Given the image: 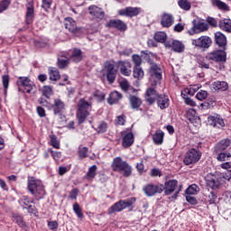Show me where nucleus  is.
I'll list each match as a JSON object with an SVG mask.
<instances>
[{"label": "nucleus", "instance_id": "32", "mask_svg": "<svg viewBox=\"0 0 231 231\" xmlns=\"http://www.w3.org/2000/svg\"><path fill=\"white\" fill-rule=\"evenodd\" d=\"M181 97L184 98V102L188 106H195L196 102L192 98L187 97V95L194 96V92H191L190 88H185L183 92L180 93Z\"/></svg>", "mask_w": 231, "mask_h": 231}, {"label": "nucleus", "instance_id": "52", "mask_svg": "<svg viewBox=\"0 0 231 231\" xmlns=\"http://www.w3.org/2000/svg\"><path fill=\"white\" fill-rule=\"evenodd\" d=\"M72 208H73L74 213L78 217V218L82 219L84 217V213L82 212V208H81L80 205L76 202L73 204Z\"/></svg>", "mask_w": 231, "mask_h": 231}, {"label": "nucleus", "instance_id": "51", "mask_svg": "<svg viewBox=\"0 0 231 231\" xmlns=\"http://www.w3.org/2000/svg\"><path fill=\"white\" fill-rule=\"evenodd\" d=\"M178 5L180 9L185 10L186 12H188L191 8V4L188 0H179Z\"/></svg>", "mask_w": 231, "mask_h": 231}, {"label": "nucleus", "instance_id": "29", "mask_svg": "<svg viewBox=\"0 0 231 231\" xmlns=\"http://www.w3.org/2000/svg\"><path fill=\"white\" fill-rule=\"evenodd\" d=\"M123 95L117 90H114V92H111L109 94V97L107 98L108 105L113 106V105H117L119 104L120 100H122Z\"/></svg>", "mask_w": 231, "mask_h": 231}, {"label": "nucleus", "instance_id": "31", "mask_svg": "<svg viewBox=\"0 0 231 231\" xmlns=\"http://www.w3.org/2000/svg\"><path fill=\"white\" fill-rule=\"evenodd\" d=\"M82 60H83L82 50L79 49L78 47H75L72 50V53L69 57V60L75 62L76 64H79V62H81Z\"/></svg>", "mask_w": 231, "mask_h": 231}, {"label": "nucleus", "instance_id": "24", "mask_svg": "<svg viewBox=\"0 0 231 231\" xmlns=\"http://www.w3.org/2000/svg\"><path fill=\"white\" fill-rule=\"evenodd\" d=\"M149 73L150 76L154 79H162V69L160 66H158L157 63H153L152 66H150Z\"/></svg>", "mask_w": 231, "mask_h": 231}, {"label": "nucleus", "instance_id": "6", "mask_svg": "<svg viewBox=\"0 0 231 231\" xmlns=\"http://www.w3.org/2000/svg\"><path fill=\"white\" fill-rule=\"evenodd\" d=\"M116 64L115 61H106L105 62V70L106 73V79L109 84H114L117 76V69L116 68Z\"/></svg>", "mask_w": 231, "mask_h": 231}, {"label": "nucleus", "instance_id": "18", "mask_svg": "<svg viewBox=\"0 0 231 231\" xmlns=\"http://www.w3.org/2000/svg\"><path fill=\"white\" fill-rule=\"evenodd\" d=\"M158 97H159V93L155 88H149L146 89L145 93V101L147 104L150 106H152L155 104V102L158 103Z\"/></svg>", "mask_w": 231, "mask_h": 231}, {"label": "nucleus", "instance_id": "46", "mask_svg": "<svg viewBox=\"0 0 231 231\" xmlns=\"http://www.w3.org/2000/svg\"><path fill=\"white\" fill-rule=\"evenodd\" d=\"M212 5H216L220 10L229 12V5H227L226 4H225V2L221 0H212Z\"/></svg>", "mask_w": 231, "mask_h": 231}, {"label": "nucleus", "instance_id": "2", "mask_svg": "<svg viewBox=\"0 0 231 231\" xmlns=\"http://www.w3.org/2000/svg\"><path fill=\"white\" fill-rule=\"evenodd\" d=\"M93 109V104L86 101L85 98H80L77 104L76 118L79 125L85 123L86 119L89 117V115Z\"/></svg>", "mask_w": 231, "mask_h": 231}, {"label": "nucleus", "instance_id": "38", "mask_svg": "<svg viewBox=\"0 0 231 231\" xmlns=\"http://www.w3.org/2000/svg\"><path fill=\"white\" fill-rule=\"evenodd\" d=\"M219 27L221 30L231 33V19H223L219 22Z\"/></svg>", "mask_w": 231, "mask_h": 231}, {"label": "nucleus", "instance_id": "7", "mask_svg": "<svg viewBox=\"0 0 231 231\" xmlns=\"http://www.w3.org/2000/svg\"><path fill=\"white\" fill-rule=\"evenodd\" d=\"M143 192L146 197H154L156 194H162L163 192V184H146L143 187Z\"/></svg>", "mask_w": 231, "mask_h": 231}, {"label": "nucleus", "instance_id": "12", "mask_svg": "<svg viewBox=\"0 0 231 231\" xmlns=\"http://www.w3.org/2000/svg\"><path fill=\"white\" fill-rule=\"evenodd\" d=\"M141 13H142V7L126 6L124 9L118 10V14L120 16H125L128 18L136 17Z\"/></svg>", "mask_w": 231, "mask_h": 231}, {"label": "nucleus", "instance_id": "47", "mask_svg": "<svg viewBox=\"0 0 231 231\" xmlns=\"http://www.w3.org/2000/svg\"><path fill=\"white\" fill-rule=\"evenodd\" d=\"M3 88H4V95L6 97L8 93V88L10 84V77L8 75H4L2 77Z\"/></svg>", "mask_w": 231, "mask_h": 231}, {"label": "nucleus", "instance_id": "4", "mask_svg": "<svg viewBox=\"0 0 231 231\" xmlns=\"http://www.w3.org/2000/svg\"><path fill=\"white\" fill-rule=\"evenodd\" d=\"M202 157L201 151L199 148H189L184 154L183 164L185 166L196 165Z\"/></svg>", "mask_w": 231, "mask_h": 231}, {"label": "nucleus", "instance_id": "30", "mask_svg": "<svg viewBox=\"0 0 231 231\" xmlns=\"http://www.w3.org/2000/svg\"><path fill=\"white\" fill-rule=\"evenodd\" d=\"M165 137V133L162 129L156 130L152 134V141L155 145H162Z\"/></svg>", "mask_w": 231, "mask_h": 231}, {"label": "nucleus", "instance_id": "27", "mask_svg": "<svg viewBox=\"0 0 231 231\" xmlns=\"http://www.w3.org/2000/svg\"><path fill=\"white\" fill-rule=\"evenodd\" d=\"M64 24H65L66 30H69V32H70V33H73V34L78 33L79 28H78L77 23L73 18H71V17L65 18Z\"/></svg>", "mask_w": 231, "mask_h": 231}, {"label": "nucleus", "instance_id": "58", "mask_svg": "<svg viewBox=\"0 0 231 231\" xmlns=\"http://www.w3.org/2000/svg\"><path fill=\"white\" fill-rule=\"evenodd\" d=\"M94 97L97 98L98 102H104L106 100V94L101 92V90H96Z\"/></svg>", "mask_w": 231, "mask_h": 231}, {"label": "nucleus", "instance_id": "53", "mask_svg": "<svg viewBox=\"0 0 231 231\" xmlns=\"http://www.w3.org/2000/svg\"><path fill=\"white\" fill-rule=\"evenodd\" d=\"M132 62L134 64V68L142 67L143 59L138 54H133Z\"/></svg>", "mask_w": 231, "mask_h": 231}, {"label": "nucleus", "instance_id": "22", "mask_svg": "<svg viewBox=\"0 0 231 231\" xmlns=\"http://www.w3.org/2000/svg\"><path fill=\"white\" fill-rule=\"evenodd\" d=\"M165 47L171 48L174 52L182 53L185 50V46L180 41L173 40L172 42L167 41Z\"/></svg>", "mask_w": 231, "mask_h": 231}, {"label": "nucleus", "instance_id": "14", "mask_svg": "<svg viewBox=\"0 0 231 231\" xmlns=\"http://www.w3.org/2000/svg\"><path fill=\"white\" fill-rule=\"evenodd\" d=\"M106 28H115L119 32H125L127 30V24L121 19H111L105 24Z\"/></svg>", "mask_w": 231, "mask_h": 231}, {"label": "nucleus", "instance_id": "23", "mask_svg": "<svg viewBox=\"0 0 231 231\" xmlns=\"http://www.w3.org/2000/svg\"><path fill=\"white\" fill-rule=\"evenodd\" d=\"M230 145H231V139L229 138L221 139V141L217 143L216 145L214 146L213 152H225L226 149L229 148Z\"/></svg>", "mask_w": 231, "mask_h": 231}, {"label": "nucleus", "instance_id": "11", "mask_svg": "<svg viewBox=\"0 0 231 231\" xmlns=\"http://www.w3.org/2000/svg\"><path fill=\"white\" fill-rule=\"evenodd\" d=\"M208 60L219 63L226 61V53L224 50H215L208 53L206 57Z\"/></svg>", "mask_w": 231, "mask_h": 231}, {"label": "nucleus", "instance_id": "8", "mask_svg": "<svg viewBox=\"0 0 231 231\" xmlns=\"http://www.w3.org/2000/svg\"><path fill=\"white\" fill-rule=\"evenodd\" d=\"M65 102L61 101L60 98H54L53 104L51 105V109L55 116L62 118L65 113Z\"/></svg>", "mask_w": 231, "mask_h": 231}, {"label": "nucleus", "instance_id": "48", "mask_svg": "<svg viewBox=\"0 0 231 231\" xmlns=\"http://www.w3.org/2000/svg\"><path fill=\"white\" fill-rule=\"evenodd\" d=\"M199 192V187L197 184H192L187 188L185 193L187 195H196Z\"/></svg>", "mask_w": 231, "mask_h": 231}, {"label": "nucleus", "instance_id": "34", "mask_svg": "<svg viewBox=\"0 0 231 231\" xmlns=\"http://www.w3.org/2000/svg\"><path fill=\"white\" fill-rule=\"evenodd\" d=\"M212 88L215 91L224 92L226 91V89H228L229 86L226 83V81L217 80L214 81V83L212 84Z\"/></svg>", "mask_w": 231, "mask_h": 231}, {"label": "nucleus", "instance_id": "39", "mask_svg": "<svg viewBox=\"0 0 231 231\" xmlns=\"http://www.w3.org/2000/svg\"><path fill=\"white\" fill-rule=\"evenodd\" d=\"M49 79L56 82V80L60 79V74L57 68H49Z\"/></svg>", "mask_w": 231, "mask_h": 231}, {"label": "nucleus", "instance_id": "37", "mask_svg": "<svg viewBox=\"0 0 231 231\" xmlns=\"http://www.w3.org/2000/svg\"><path fill=\"white\" fill-rule=\"evenodd\" d=\"M129 102L132 106V109H138L142 106V100L134 95H130Z\"/></svg>", "mask_w": 231, "mask_h": 231}, {"label": "nucleus", "instance_id": "25", "mask_svg": "<svg viewBox=\"0 0 231 231\" xmlns=\"http://www.w3.org/2000/svg\"><path fill=\"white\" fill-rule=\"evenodd\" d=\"M157 106L161 110L169 108L170 106V97L166 94H159L157 99Z\"/></svg>", "mask_w": 231, "mask_h": 231}, {"label": "nucleus", "instance_id": "19", "mask_svg": "<svg viewBox=\"0 0 231 231\" xmlns=\"http://www.w3.org/2000/svg\"><path fill=\"white\" fill-rule=\"evenodd\" d=\"M116 67L119 69L120 73L124 76L129 77L131 76L132 64L130 61L119 60L116 63Z\"/></svg>", "mask_w": 231, "mask_h": 231}, {"label": "nucleus", "instance_id": "55", "mask_svg": "<svg viewBox=\"0 0 231 231\" xmlns=\"http://www.w3.org/2000/svg\"><path fill=\"white\" fill-rule=\"evenodd\" d=\"M51 145L54 149H60V141L58 139L56 134H51Z\"/></svg>", "mask_w": 231, "mask_h": 231}, {"label": "nucleus", "instance_id": "17", "mask_svg": "<svg viewBox=\"0 0 231 231\" xmlns=\"http://www.w3.org/2000/svg\"><path fill=\"white\" fill-rule=\"evenodd\" d=\"M178 186L179 181L177 179H171L170 180L165 181L163 185L164 195L173 194L176 192Z\"/></svg>", "mask_w": 231, "mask_h": 231}, {"label": "nucleus", "instance_id": "9", "mask_svg": "<svg viewBox=\"0 0 231 231\" xmlns=\"http://www.w3.org/2000/svg\"><path fill=\"white\" fill-rule=\"evenodd\" d=\"M191 44L199 49H208L212 45V39L208 36H200L195 40H191Z\"/></svg>", "mask_w": 231, "mask_h": 231}, {"label": "nucleus", "instance_id": "63", "mask_svg": "<svg viewBox=\"0 0 231 231\" xmlns=\"http://www.w3.org/2000/svg\"><path fill=\"white\" fill-rule=\"evenodd\" d=\"M119 86L122 88V91L125 92H127L130 88L129 81H127L126 79L120 81Z\"/></svg>", "mask_w": 231, "mask_h": 231}, {"label": "nucleus", "instance_id": "26", "mask_svg": "<svg viewBox=\"0 0 231 231\" xmlns=\"http://www.w3.org/2000/svg\"><path fill=\"white\" fill-rule=\"evenodd\" d=\"M175 18L173 14L164 13L161 17V25L165 28H170L173 25Z\"/></svg>", "mask_w": 231, "mask_h": 231}, {"label": "nucleus", "instance_id": "15", "mask_svg": "<svg viewBox=\"0 0 231 231\" xmlns=\"http://www.w3.org/2000/svg\"><path fill=\"white\" fill-rule=\"evenodd\" d=\"M18 87L24 88L26 93H31L33 89V82L29 77H18L16 80Z\"/></svg>", "mask_w": 231, "mask_h": 231}, {"label": "nucleus", "instance_id": "57", "mask_svg": "<svg viewBox=\"0 0 231 231\" xmlns=\"http://www.w3.org/2000/svg\"><path fill=\"white\" fill-rule=\"evenodd\" d=\"M79 159H85L88 157V147H79L78 151Z\"/></svg>", "mask_w": 231, "mask_h": 231}, {"label": "nucleus", "instance_id": "54", "mask_svg": "<svg viewBox=\"0 0 231 231\" xmlns=\"http://www.w3.org/2000/svg\"><path fill=\"white\" fill-rule=\"evenodd\" d=\"M64 55H61L60 58H58L57 65L60 69H64L69 65V60L63 59Z\"/></svg>", "mask_w": 231, "mask_h": 231}, {"label": "nucleus", "instance_id": "43", "mask_svg": "<svg viewBox=\"0 0 231 231\" xmlns=\"http://www.w3.org/2000/svg\"><path fill=\"white\" fill-rule=\"evenodd\" d=\"M144 71L142 66L133 68V76L136 79H142L144 78Z\"/></svg>", "mask_w": 231, "mask_h": 231}, {"label": "nucleus", "instance_id": "49", "mask_svg": "<svg viewBox=\"0 0 231 231\" xmlns=\"http://www.w3.org/2000/svg\"><path fill=\"white\" fill-rule=\"evenodd\" d=\"M135 202H136V198H130V199H122L123 210L125 208L132 207L133 205H134Z\"/></svg>", "mask_w": 231, "mask_h": 231}, {"label": "nucleus", "instance_id": "5", "mask_svg": "<svg viewBox=\"0 0 231 231\" xmlns=\"http://www.w3.org/2000/svg\"><path fill=\"white\" fill-rule=\"evenodd\" d=\"M120 135L122 137L123 148L128 149L134 143V134L132 132V128L122 130Z\"/></svg>", "mask_w": 231, "mask_h": 231}, {"label": "nucleus", "instance_id": "64", "mask_svg": "<svg viewBox=\"0 0 231 231\" xmlns=\"http://www.w3.org/2000/svg\"><path fill=\"white\" fill-rule=\"evenodd\" d=\"M125 122H126V116L122 115V116H116V123L117 125H120L121 126H124Z\"/></svg>", "mask_w": 231, "mask_h": 231}, {"label": "nucleus", "instance_id": "40", "mask_svg": "<svg viewBox=\"0 0 231 231\" xmlns=\"http://www.w3.org/2000/svg\"><path fill=\"white\" fill-rule=\"evenodd\" d=\"M216 97H210L207 99V101L201 104V106L203 109H211L214 108V106H216Z\"/></svg>", "mask_w": 231, "mask_h": 231}, {"label": "nucleus", "instance_id": "56", "mask_svg": "<svg viewBox=\"0 0 231 231\" xmlns=\"http://www.w3.org/2000/svg\"><path fill=\"white\" fill-rule=\"evenodd\" d=\"M21 202L23 208H28L32 203L34 204V200L29 198V196H23Z\"/></svg>", "mask_w": 231, "mask_h": 231}, {"label": "nucleus", "instance_id": "33", "mask_svg": "<svg viewBox=\"0 0 231 231\" xmlns=\"http://www.w3.org/2000/svg\"><path fill=\"white\" fill-rule=\"evenodd\" d=\"M34 18V6L33 5H30L27 6V11L25 14V23L27 25H31L33 23Z\"/></svg>", "mask_w": 231, "mask_h": 231}, {"label": "nucleus", "instance_id": "61", "mask_svg": "<svg viewBox=\"0 0 231 231\" xmlns=\"http://www.w3.org/2000/svg\"><path fill=\"white\" fill-rule=\"evenodd\" d=\"M208 96V93L207 92V90H199V92H198L196 94V98H198V100L199 101H203L205 100V98H207Z\"/></svg>", "mask_w": 231, "mask_h": 231}, {"label": "nucleus", "instance_id": "36", "mask_svg": "<svg viewBox=\"0 0 231 231\" xmlns=\"http://www.w3.org/2000/svg\"><path fill=\"white\" fill-rule=\"evenodd\" d=\"M124 210L123 208V199L118 200L114 205H111V208H108V215H113L115 212H121Z\"/></svg>", "mask_w": 231, "mask_h": 231}, {"label": "nucleus", "instance_id": "21", "mask_svg": "<svg viewBox=\"0 0 231 231\" xmlns=\"http://www.w3.org/2000/svg\"><path fill=\"white\" fill-rule=\"evenodd\" d=\"M13 223H15L24 231H30V226L24 221V217L18 213L12 214Z\"/></svg>", "mask_w": 231, "mask_h": 231}, {"label": "nucleus", "instance_id": "16", "mask_svg": "<svg viewBox=\"0 0 231 231\" xmlns=\"http://www.w3.org/2000/svg\"><path fill=\"white\" fill-rule=\"evenodd\" d=\"M193 26L191 27L190 31H188V33L190 35L196 34V33H201V32L208 31V23L199 22L197 23L196 20H193L192 22Z\"/></svg>", "mask_w": 231, "mask_h": 231}, {"label": "nucleus", "instance_id": "20", "mask_svg": "<svg viewBox=\"0 0 231 231\" xmlns=\"http://www.w3.org/2000/svg\"><path fill=\"white\" fill-rule=\"evenodd\" d=\"M208 122L210 126L217 128H223L226 126L223 117L219 115H213L208 117Z\"/></svg>", "mask_w": 231, "mask_h": 231}, {"label": "nucleus", "instance_id": "13", "mask_svg": "<svg viewBox=\"0 0 231 231\" xmlns=\"http://www.w3.org/2000/svg\"><path fill=\"white\" fill-rule=\"evenodd\" d=\"M88 12L91 17L97 22L104 21V19L106 18V13L104 9H102V7L97 5H90L88 6Z\"/></svg>", "mask_w": 231, "mask_h": 231}, {"label": "nucleus", "instance_id": "62", "mask_svg": "<svg viewBox=\"0 0 231 231\" xmlns=\"http://www.w3.org/2000/svg\"><path fill=\"white\" fill-rule=\"evenodd\" d=\"M52 0H42V8L48 12L51 8Z\"/></svg>", "mask_w": 231, "mask_h": 231}, {"label": "nucleus", "instance_id": "42", "mask_svg": "<svg viewBox=\"0 0 231 231\" xmlns=\"http://www.w3.org/2000/svg\"><path fill=\"white\" fill-rule=\"evenodd\" d=\"M108 125L106 121H99L97 124V127L94 128L97 134H104V133L107 132Z\"/></svg>", "mask_w": 231, "mask_h": 231}, {"label": "nucleus", "instance_id": "50", "mask_svg": "<svg viewBox=\"0 0 231 231\" xmlns=\"http://www.w3.org/2000/svg\"><path fill=\"white\" fill-rule=\"evenodd\" d=\"M97 167L96 164L92 165V166L88 169V171L87 174H86V179H87V180H93V178H95L96 175H97Z\"/></svg>", "mask_w": 231, "mask_h": 231}, {"label": "nucleus", "instance_id": "41", "mask_svg": "<svg viewBox=\"0 0 231 231\" xmlns=\"http://www.w3.org/2000/svg\"><path fill=\"white\" fill-rule=\"evenodd\" d=\"M141 53L143 54V60L148 62L150 66H152V64H154V60L152 58H154L155 55L153 53L149 52V51H142Z\"/></svg>", "mask_w": 231, "mask_h": 231}, {"label": "nucleus", "instance_id": "35", "mask_svg": "<svg viewBox=\"0 0 231 231\" xmlns=\"http://www.w3.org/2000/svg\"><path fill=\"white\" fill-rule=\"evenodd\" d=\"M217 154V161L220 162H228L231 159V152H214Z\"/></svg>", "mask_w": 231, "mask_h": 231}, {"label": "nucleus", "instance_id": "3", "mask_svg": "<svg viewBox=\"0 0 231 231\" xmlns=\"http://www.w3.org/2000/svg\"><path fill=\"white\" fill-rule=\"evenodd\" d=\"M111 169L115 172L123 174V177L128 178L132 175L133 168L127 162L124 161L121 156H116L111 162Z\"/></svg>", "mask_w": 231, "mask_h": 231}, {"label": "nucleus", "instance_id": "44", "mask_svg": "<svg viewBox=\"0 0 231 231\" xmlns=\"http://www.w3.org/2000/svg\"><path fill=\"white\" fill-rule=\"evenodd\" d=\"M42 95L46 98H51L54 95L53 88L51 86L45 85L42 88Z\"/></svg>", "mask_w": 231, "mask_h": 231}, {"label": "nucleus", "instance_id": "1", "mask_svg": "<svg viewBox=\"0 0 231 231\" xmlns=\"http://www.w3.org/2000/svg\"><path fill=\"white\" fill-rule=\"evenodd\" d=\"M27 189L36 199H42L46 195L42 181L33 176L27 177Z\"/></svg>", "mask_w": 231, "mask_h": 231}, {"label": "nucleus", "instance_id": "60", "mask_svg": "<svg viewBox=\"0 0 231 231\" xmlns=\"http://www.w3.org/2000/svg\"><path fill=\"white\" fill-rule=\"evenodd\" d=\"M12 0H3L0 2V14L5 12L11 5Z\"/></svg>", "mask_w": 231, "mask_h": 231}, {"label": "nucleus", "instance_id": "59", "mask_svg": "<svg viewBox=\"0 0 231 231\" xmlns=\"http://www.w3.org/2000/svg\"><path fill=\"white\" fill-rule=\"evenodd\" d=\"M38 104L41 105V106H45V108H49V110H51V103L48 101V99L44 98V97H39L38 98Z\"/></svg>", "mask_w": 231, "mask_h": 231}, {"label": "nucleus", "instance_id": "45", "mask_svg": "<svg viewBox=\"0 0 231 231\" xmlns=\"http://www.w3.org/2000/svg\"><path fill=\"white\" fill-rule=\"evenodd\" d=\"M153 39L156 42L164 43L166 42L167 35L164 32H157L154 33Z\"/></svg>", "mask_w": 231, "mask_h": 231}, {"label": "nucleus", "instance_id": "10", "mask_svg": "<svg viewBox=\"0 0 231 231\" xmlns=\"http://www.w3.org/2000/svg\"><path fill=\"white\" fill-rule=\"evenodd\" d=\"M222 178L218 174L208 173L206 176V184L212 189H217L221 186Z\"/></svg>", "mask_w": 231, "mask_h": 231}, {"label": "nucleus", "instance_id": "28", "mask_svg": "<svg viewBox=\"0 0 231 231\" xmlns=\"http://www.w3.org/2000/svg\"><path fill=\"white\" fill-rule=\"evenodd\" d=\"M215 42L219 48H223V50L226 51V47L227 44V40L226 35H224L221 32H217L215 33Z\"/></svg>", "mask_w": 231, "mask_h": 231}]
</instances>
